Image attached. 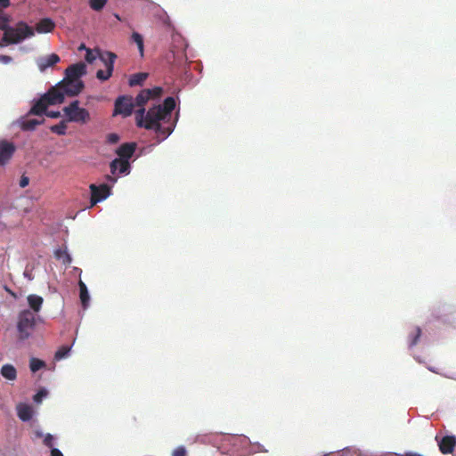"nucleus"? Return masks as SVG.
<instances>
[{"label":"nucleus","mask_w":456,"mask_h":456,"mask_svg":"<svg viewBox=\"0 0 456 456\" xmlns=\"http://www.w3.org/2000/svg\"><path fill=\"white\" fill-rule=\"evenodd\" d=\"M165 89L160 86L142 89L135 97L119 94L114 100L112 116L126 118L134 114L139 128L155 130L159 134L158 142L166 141L175 131L180 118L178 93L160 101Z\"/></svg>","instance_id":"obj_1"},{"label":"nucleus","mask_w":456,"mask_h":456,"mask_svg":"<svg viewBox=\"0 0 456 456\" xmlns=\"http://www.w3.org/2000/svg\"><path fill=\"white\" fill-rule=\"evenodd\" d=\"M85 88L83 80L63 79L58 82L51 90L43 94V98L50 105H58L66 101L68 97L77 96Z\"/></svg>","instance_id":"obj_2"},{"label":"nucleus","mask_w":456,"mask_h":456,"mask_svg":"<svg viewBox=\"0 0 456 456\" xmlns=\"http://www.w3.org/2000/svg\"><path fill=\"white\" fill-rule=\"evenodd\" d=\"M118 177L116 175H106L104 176V182L101 183H91L89 185L91 199L90 207L92 208L96 204L104 201L110 196L112 195V188L118 182Z\"/></svg>","instance_id":"obj_3"},{"label":"nucleus","mask_w":456,"mask_h":456,"mask_svg":"<svg viewBox=\"0 0 456 456\" xmlns=\"http://www.w3.org/2000/svg\"><path fill=\"white\" fill-rule=\"evenodd\" d=\"M63 118L69 123L86 124L90 120V113L80 106L79 100H73L62 108Z\"/></svg>","instance_id":"obj_4"},{"label":"nucleus","mask_w":456,"mask_h":456,"mask_svg":"<svg viewBox=\"0 0 456 456\" xmlns=\"http://www.w3.org/2000/svg\"><path fill=\"white\" fill-rule=\"evenodd\" d=\"M33 312L31 310H21L18 314L16 330L18 338L24 341L31 337L32 331L36 329Z\"/></svg>","instance_id":"obj_5"},{"label":"nucleus","mask_w":456,"mask_h":456,"mask_svg":"<svg viewBox=\"0 0 456 456\" xmlns=\"http://www.w3.org/2000/svg\"><path fill=\"white\" fill-rule=\"evenodd\" d=\"M172 53L174 58L183 65L186 62L188 58L186 50L188 48V43L185 38L179 33L175 32L172 34Z\"/></svg>","instance_id":"obj_6"},{"label":"nucleus","mask_w":456,"mask_h":456,"mask_svg":"<svg viewBox=\"0 0 456 456\" xmlns=\"http://www.w3.org/2000/svg\"><path fill=\"white\" fill-rule=\"evenodd\" d=\"M137 152V142H126L121 143L115 150V153L117 157L115 159L122 160L126 163H132L136 159L134 157Z\"/></svg>","instance_id":"obj_7"},{"label":"nucleus","mask_w":456,"mask_h":456,"mask_svg":"<svg viewBox=\"0 0 456 456\" xmlns=\"http://www.w3.org/2000/svg\"><path fill=\"white\" fill-rule=\"evenodd\" d=\"M34 436L43 438V444L49 449L50 456H64L62 452L56 447L58 436L51 433H44L41 429H36Z\"/></svg>","instance_id":"obj_8"},{"label":"nucleus","mask_w":456,"mask_h":456,"mask_svg":"<svg viewBox=\"0 0 456 456\" xmlns=\"http://www.w3.org/2000/svg\"><path fill=\"white\" fill-rule=\"evenodd\" d=\"M36 32L34 28L29 26L26 21L20 20L15 27V33L13 36L12 44L19 45L24 40L31 38L35 36Z\"/></svg>","instance_id":"obj_9"},{"label":"nucleus","mask_w":456,"mask_h":456,"mask_svg":"<svg viewBox=\"0 0 456 456\" xmlns=\"http://www.w3.org/2000/svg\"><path fill=\"white\" fill-rule=\"evenodd\" d=\"M16 151V145L14 142L7 140H0V166H5L8 161L12 158Z\"/></svg>","instance_id":"obj_10"},{"label":"nucleus","mask_w":456,"mask_h":456,"mask_svg":"<svg viewBox=\"0 0 456 456\" xmlns=\"http://www.w3.org/2000/svg\"><path fill=\"white\" fill-rule=\"evenodd\" d=\"M87 73V68L85 63L77 62L69 65L64 71L66 79L82 80V77Z\"/></svg>","instance_id":"obj_11"},{"label":"nucleus","mask_w":456,"mask_h":456,"mask_svg":"<svg viewBox=\"0 0 456 456\" xmlns=\"http://www.w3.org/2000/svg\"><path fill=\"white\" fill-rule=\"evenodd\" d=\"M110 174L118 177H124L128 175L132 171V165L130 163L123 162L122 160L113 159L110 164Z\"/></svg>","instance_id":"obj_12"},{"label":"nucleus","mask_w":456,"mask_h":456,"mask_svg":"<svg viewBox=\"0 0 456 456\" xmlns=\"http://www.w3.org/2000/svg\"><path fill=\"white\" fill-rule=\"evenodd\" d=\"M440 452L443 454L452 453L456 446V436L446 435L441 438L436 437Z\"/></svg>","instance_id":"obj_13"},{"label":"nucleus","mask_w":456,"mask_h":456,"mask_svg":"<svg viewBox=\"0 0 456 456\" xmlns=\"http://www.w3.org/2000/svg\"><path fill=\"white\" fill-rule=\"evenodd\" d=\"M80 306L86 311L91 305V295L86 284L79 278L77 282Z\"/></svg>","instance_id":"obj_14"},{"label":"nucleus","mask_w":456,"mask_h":456,"mask_svg":"<svg viewBox=\"0 0 456 456\" xmlns=\"http://www.w3.org/2000/svg\"><path fill=\"white\" fill-rule=\"evenodd\" d=\"M44 123L43 119L37 118H28L26 116H22L16 119L12 126L18 125L23 131H35L37 127Z\"/></svg>","instance_id":"obj_15"},{"label":"nucleus","mask_w":456,"mask_h":456,"mask_svg":"<svg viewBox=\"0 0 456 456\" xmlns=\"http://www.w3.org/2000/svg\"><path fill=\"white\" fill-rule=\"evenodd\" d=\"M61 59L58 54L53 53L46 56L40 57L37 60V64L41 72H45L47 69L52 68L59 63Z\"/></svg>","instance_id":"obj_16"},{"label":"nucleus","mask_w":456,"mask_h":456,"mask_svg":"<svg viewBox=\"0 0 456 456\" xmlns=\"http://www.w3.org/2000/svg\"><path fill=\"white\" fill-rule=\"evenodd\" d=\"M431 316L433 317L434 320L439 322L444 325L454 327L456 323V310L454 306L452 312H448V314L444 315H441L439 311H432Z\"/></svg>","instance_id":"obj_17"},{"label":"nucleus","mask_w":456,"mask_h":456,"mask_svg":"<svg viewBox=\"0 0 456 456\" xmlns=\"http://www.w3.org/2000/svg\"><path fill=\"white\" fill-rule=\"evenodd\" d=\"M18 418L23 422H28L34 416V409L32 405L26 403H20L16 406Z\"/></svg>","instance_id":"obj_18"},{"label":"nucleus","mask_w":456,"mask_h":456,"mask_svg":"<svg viewBox=\"0 0 456 456\" xmlns=\"http://www.w3.org/2000/svg\"><path fill=\"white\" fill-rule=\"evenodd\" d=\"M47 102L43 98V94H41L39 99H34L28 111L31 115L36 116H45L47 110Z\"/></svg>","instance_id":"obj_19"},{"label":"nucleus","mask_w":456,"mask_h":456,"mask_svg":"<svg viewBox=\"0 0 456 456\" xmlns=\"http://www.w3.org/2000/svg\"><path fill=\"white\" fill-rule=\"evenodd\" d=\"M27 302L28 307L25 310H31L33 313H40L43 306L44 298L37 294H29L27 297Z\"/></svg>","instance_id":"obj_20"},{"label":"nucleus","mask_w":456,"mask_h":456,"mask_svg":"<svg viewBox=\"0 0 456 456\" xmlns=\"http://www.w3.org/2000/svg\"><path fill=\"white\" fill-rule=\"evenodd\" d=\"M11 15L0 11V30L5 32L6 36L15 33V27L11 24Z\"/></svg>","instance_id":"obj_21"},{"label":"nucleus","mask_w":456,"mask_h":456,"mask_svg":"<svg viewBox=\"0 0 456 456\" xmlns=\"http://www.w3.org/2000/svg\"><path fill=\"white\" fill-rule=\"evenodd\" d=\"M422 337V329L419 326H414L407 336V346L411 350L418 345Z\"/></svg>","instance_id":"obj_22"},{"label":"nucleus","mask_w":456,"mask_h":456,"mask_svg":"<svg viewBox=\"0 0 456 456\" xmlns=\"http://www.w3.org/2000/svg\"><path fill=\"white\" fill-rule=\"evenodd\" d=\"M148 77V72H135L129 76L127 84L130 87L142 86Z\"/></svg>","instance_id":"obj_23"},{"label":"nucleus","mask_w":456,"mask_h":456,"mask_svg":"<svg viewBox=\"0 0 456 456\" xmlns=\"http://www.w3.org/2000/svg\"><path fill=\"white\" fill-rule=\"evenodd\" d=\"M75 341H76V338H73L70 345L64 344V345L60 346L58 347V349L55 351L54 357H53L54 360L56 362H59V361L67 359L70 355L71 349L75 344Z\"/></svg>","instance_id":"obj_24"},{"label":"nucleus","mask_w":456,"mask_h":456,"mask_svg":"<svg viewBox=\"0 0 456 456\" xmlns=\"http://www.w3.org/2000/svg\"><path fill=\"white\" fill-rule=\"evenodd\" d=\"M53 255L57 260H61L65 265H70L73 261L72 256L69 252L66 245L55 248Z\"/></svg>","instance_id":"obj_25"},{"label":"nucleus","mask_w":456,"mask_h":456,"mask_svg":"<svg viewBox=\"0 0 456 456\" xmlns=\"http://www.w3.org/2000/svg\"><path fill=\"white\" fill-rule=\"evenodd\" d=\"M232 437L234 438H240L242 440L243 443L248 444L251 445V449L249 450L250 453H256V452H267L268 451L265 448L263 444H261L258 442L252 443L249 438L244 435L238 436V435H232Z\"/></svg>","instance_id":"obj_26"},{"label":"nucleus","mask_w":456,"mask_h":456,"mask_svg":"<svg viewBox=\"0 0 456 456\" xmlns=\"http://www.w3.org/2000/svg\"><path fill=\"white\" fill-rule=\"evenodd\" d=\"M113 71H114V69H113V57H112L111 61H110L107 65V69H105V70L98 69L96 71L95 77L99 81L105 82L112 77Z\"/></svg>","instance_id":"obj_27"},{"label":"nucleus","mask_w":456,"mask_h":456,"mask_svg":"<svg viewBox=\"0 0 456 456\" xmlns=\"http://www.w3.org/2000/svg\"><path fill=\"white\" fill-rule=\"evenodd\" d=\"M1 375L7 380L13 381L17 378L16 368L11 363H5L1 367Z\"/></svg>","instance_id":"obj_28"},{"label":"nucleus","mask_w":456,"mask_h":456,"mask_svg":"<svg viewBox=\"0 0 456 456\" xmlns=\"http://www.w3.org/2000/svg\"><path fill=\"white\" fill-rule=\"evenodd\" d=\"M151 131L154 134L153 139L155 140V142L149 143L146 146H143L142 148L137 147L138 152L135 154L136 156L134 157V159H137L141 156H143V155H146V154L151 152L153 148L156 145L160 143V142H158V140L159 139V134L155 130H151Z\"/></svg>","instance_id":"obj_29"},{"label":"nucleus","mask_w":456,"mask_h":456,"mask_svg":"<svg viewBox=\"0 0 456 456\" xmlns=\"http://www.w3.org/2000/svg\"><path fill=\"white\" fill-rule=\"evenodd\" d=\"M130 41L136 45L141 57L144 56V38L142 34L133 31L130 36Z\"/></svg>","instance_id":"obj_30"},{"label":"nucleus","mask_w":456,"mask_h":456,"mask_svg":"<svg viewBox=\"0 0 456 456\" xmlns=\"http://www.w3.org/2000/svg\"><path fill=\"white\" fill-rule=\"evenodd\" d=\"M66 119L63 118L58 124L52 125L49 126V130L57 134V135H65L67 134V123Z\"/></svg>","instance_id":"obj_31"},{"label":"nucleus","mask_w":456,"mask_h":456,"mask_svg":"<svg viewBox=\"0 0 456 456\" xmlns=\"http://www.w3.org/2000/svg\"><path fill=\"white\" fill-rule=\"evenodd\" d=\"M54 26L55 24L53 19H51L50 17H45L42 20L39 28H37V32L41 34L49 33L53 29Z\"/></svg>","instance_id":"obj_32"},{"label":"nucleus","mask_w":456,"mask_h":456,"mask_svg":"<svg viewBox=\"0 0 456 456\" xmlns=\"http://www.w3.org/2000/svg\"><path fill=\"white\" fill-rule=\"evenodd\" d=\"M113 57V67L115 66V61L117 60V54L110 52V51H99V57H98V60H100L105 69H107V65L109 63L110 61H111V58Z\"/></svg>","instance_id":"obj_33"},{"label":"nucleus","mask_w":456,"mask_h":456,"mask_svg":"<svg viewBox=\"0 0 456 456\" xmlns=\"http://www.w3.org/2000/svg\"><path fill=\"white\" fill-rule=\"evenodd\" d=\"M45 367L46 363L45 361L37 357H31L29 359V370L32 373H36L38 370L45 369Z\"/></svg>","instance_id":"obj_34"},{"label":"nucleus","mask_w":456,"mask_h":456,"mask_svg":"<svg viewBox=\"0 0 456 456\" xmlns=\"http://www.w3.org/2000/svg\"><path fill=\"white\" fill-rule=\"evenodd\" d=\"M49 391L45 387H39L32 396V400L36 404H40L47 398Z\"/></svg>","instance_id":"obj_35"},{"label":"nucleus","mask_w":456,"mask_h":456,"mask_svg":"<svg viewBox=\"0 0 456 456\" xmlns=\"http://www.w3.org/2000/svg\"><path fill=\"white\" fill-rule=\"evenodd\" d=\"M99 51H101V49H86V53L85 54L86 62L93 64L99 57Z\"/></svg>","instance_id":"obj_36"},{"label":"nucleus","mask_w":456,"mask_h":456,"mask_svg":"<svg viewBox=\"0 0 456 456\" xmlns=\"http://www.w3.org/2000/svg\"><path fill=\"white\" fill-rule=\"evenodd\" d=\"M109 0H88L90 8L95 12H101L104 9Z\"/></svg>","instance_id":"obj_37"},{"label":"nucleus","mask_w":456,"mask_h":456,"mask_svg":"<svg viewBox=\"0 0 456 456\" xmlns=\"http://www.w3.org/2000/svg\"><path fill=\"white\" fill-rule=\"evenodd\" d=\"M453 310V305H447L444 303H439L436 305L433 306L432 311H439L441 315H444L448 314V312H452Z\"/></svg>","instance_id":"obj_38"},{"label":"nucleus","mask_w":456,"mask_h":456,"mask_svg":"<svg viewBox=\"0 0 456 456\" xmlns=\"http://www.w3.org/2000/svg\"><path fill=\"white\" fill-rule=\"evenodd\" d=\"M120 139H121V137L118 133H110L106 136V142L109 144H112V145L119 142Z\"/></svg>","instance_id":"obj_39"},{"label":"nucleus","mask_w":456,"mask_h":456,"mask_svg":"<svg viewBox=\"0 0 456 456\" xmlns=\"http://www.w3.org/2000/svg\"><path fill=\"white\" fill-rule=\"evenodd\" d=\"M12 38H13V36L12 35H5V32H4V37L3 38L0 40V47H4V46H7L9 45H13L12 44Z\"/></svg>","instance_id":"obj_40"},{"label":"nucleus","mask_w":456,"mask_h":456,"mask_svg":"<svg viewBox=\"0 0 456 456\" xmlns=\"http://www.w3.org/2000/svg\"><path fill=\"white\" fill-rule=\"evenodd\" d=\"M172 456H187V450H186L185 446L179 445L178 447H176L173 451Z\"/></svg>","instance_id":"obj_41"},{"label":"nucleus","mask_w":456,"mask_h":456,"mask_svg":"<svg viewBox=\"0 0 456 456\" xmlns=\"http://www.w3.org/2000/svg\"><path fill=\"white\" fill-rule=\"evenodd\" d=\"M45 116L53 119H57L61 117V112L60 110H46Z\"/></svg>","instance_id":"obj_42"},{"label":"nucleus","mask_w":456,"mask_h":456,"mask_svg":"<svg viewBox=\"0 0 456 456\" xmlns=\"http://www.w3.org/2000/svg\"><path fill=\"white\" fill-rule=\"evenodd\" d=\"M12 57L6 54H0V62L3 64H10L12 62Z\"/></svg>","instance_id":"obj_43"},{"label":"nucleus","mask_w":456,"mask_h":456,"mask_svg":"<svg viewBox=\"0 0 456 456\" xmlns=\"http://www.w3.org/2000/svg\"><path fill=\"white\" fill-rule=\"evenodd\" d=\"M29 184V178L27 175H22L19 181L20 188H25Z\"/></svg>","instance_id":"obj_44"},{"label":"nucleus","mask_w":456,"mask_h":456,"mask_svg":"<svg viewBox=\"0 0 456 456\" xmlns=\"http://www.w3.org/2000/svg\"><path fill=\"white\" fill-rule=\"evenodd\" d=\"M23 275L25 278H27L28 281H32L34 280V275L32 274V271L31 270H28V267L27 266L24 273H23Z\"/></svg>","instance_id":"obj_45"},{"label":"nucleus","mask_w":456,"mask_h":456,"mask_svg":"<svg viewBox=\"0 0 456 456\" xmlns=\"http://www.w3.org/2000/svg\"><path fill=\"white\" fill-rule=\"evenodd\" d=\"M32 315L34 316V322L36 323V326L37 325V323H41L44 322L43 318L39 315V313L34 312Z\"/></svg>","instance_id":"obj_46"},{"label":"nucleus","mask_w":456,"mask_h":456,"mask_svg":"<svg viewBox=\"0 0 456 456\" xmlns=\"http://www.w3.org/2000/svg\"><path fill=\"white\" fill-rule=\"evenodd\" d=\"M398 456H424L421 453L415 452H405L403 454H397Z\"/></svg>","instance_id":"obj_47"},{"label":"nucleus","mask_w":456,"mask_h":456,"mask_svg":"<svg viewBox=\"0 0 456 456\" xmlns=\"http://www.w3.org/2000/svg\"><path fill=\"white\" fill-rule=\"evenodd\" d=\"M11 5V0H0V7L5 9Z\"/></svg>","instance_id":"obj_48"},{"label":"nucleus","mask_w":456,"mask_h":456,"mask_svg":"<svg viewBox=\"0 0 456 456\" xmlns=\"http://www.w3.org/2000/svg\"><path fill=\"white\" fill-rule=\"evenodd\" d=\"M184 76L187 82H190L193 77V75L187 69V68H184Z\"/></svg>","instance_id":"obj_49"},{"label":"nucleus","mask_w":456,"mask_h":456,"mask_svg":"<svg viewBox=\"0 0 456 456\" xmlns=\"http://www.w3.org/2000/svg\"><path fill=\"white\" fill-rule=\"evenodd\" d=\"M4 289L6 292L9 293L10 296H12L14 299H17L19 297L18 295L13 292L12 289H10L7 286H4Z\"/></svg>","instance_id":"obj_50"},{"label":"nucleus","mask_w":456,"mask_h":456,"mask_svg":"<svg viewBox=\"0 0 456 456\" xmlns=\"http://www.w3.org/2000/svg\"><path fill=\"white\" fill-rule=\"evenodd\" d=\"M86 49H88L85 44H81L79 46H78V51H86Z\"/></svg>","instance_id":"obj_51"},{"label":"nucleus","mask_w":456,"mask_h":456,"mask_svg":"<svg viewBox=\"0 0 456 456\" xmlns=\"http://www.w3.org/2000/svg\"><path fill=\"white\" fill-rule=\"evenodd\" d=\"M350 451V448L349 447H345L344 449L342 450H339L337 452H342L343 454H345L346 452Z\"/></svg>","instance_id":"obj_52"},{"label":"nucleus","mask_w":456,"mask_h":456,"mask_svg":"<svg viewBox=\"0 0 456 456\" xmlns=\"http://www.w3.org/2000/svg\"><path fill=\"white\" fill-rule=\"evenodd\" d=\"M73 271H74L75 273H77L79 274V276H81L82 270H81L80 268H78V267H74V268H73Z\"/></svg>","instance_id":"obj_53"},{"label":"nucleus","mask_w":456,"mask_h":456,"mask_svg":"<svg viewBox=\"0 0 456 456\" xmlns=\"http://www.w3.org/2000/svg\"><path fill=\"white\" fill-rule=\"evenodd\" d=\"M428 370H429L430 371L434 372V373H437V371H436V368H434V367H429V368H428Z\"/></svg>","instance_id":"obj_54"},{"label":"nucleus","mask_w":456,"mask_h":456,"mask_svg":"<svg viewBox=\"0 0 456 456\" xmlns=\"http://www.w3.org/2000/svg\"><path fill=\"white\" fill-rule=\"evenodd\" d=\"M114 16L117 20H121V17L118 13H115Z\"/></svg>","instance_id":"obj_55"},{"label":"nucleus","mask_w":456,"mask_h":456,"mask_svg":"<svg viewBox=\"0 0 456 456\" xmlns=\"http://www.w3.org/2000/svg\"><path fill=\"white\" fill-rule=\"evenodd\" d=\"M444 377H446V378H448V379H455V378H454V377H452V376H451V375H444Z\"/></svg>","instance_id":"obj_56"},{"label":"nucleus","mask_w":456,"mask_h":456,"mask_svg":"<svg viewBox=\"0 0 456 456\" xmlns=\"http://www.w3.org/2000/svg\"><path fill=\"white\" fill-rule=\"evenodd\" d=\"M415 360H417L418 362H420V359L419 356H414Z\"/></svg>","instance_id":"obj_57"}]
</instances>
